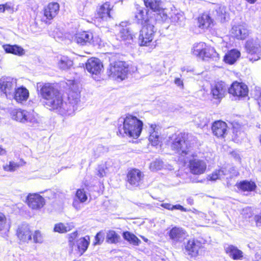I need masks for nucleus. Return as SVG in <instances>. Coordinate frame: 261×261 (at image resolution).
Wrapping results in <instances>:
<instances>
[{"mask_svg":"<svg viewBox=\"0 0 261 261\" xmlns=\"http://www.w3.org/2000/svg\"><path fill=\"white\" fill-rule=\"evenodd\" d=\"M212 129L215 136L218 138L224 137L226 133L227 125L223 121H216L213 123Z\"/></svg>","mask_w":261,"mask_h":261,"instance_id":"nucleus-22","label":"nucleus"},{"mask_svg":"<svg viewBox=\"0 0 261 261\" xmlns=\"http://www.w3.org/2000/svg\"><path fill=\"white\" fill-rule=\"evenodd\" d=\"M227 89L228 88L225 83L220 81L212 86L211 93L214 98L220 99L224 96Z\"/></svg>","mask_w":261,"mask_h":261,"instance_id":"nucleus-17","label":"nucleus"},{"mask_svg":"<svg viewBox=\"0 0 261 261\" xmlns=\"http://www.w3.org/2000/svg\"><path fill=\"white\" fill-rule=\"evenodd\" d=\"M175 83L177 86H179V78H176V79L175 80Z\"/></svg>","mask_w":261,"mask_h":261,"instance_id":"nucleus-60","label":"nucleus"},{"mask_svg":"<svg viewBox=\"0 0 261 261\" xmlns=\"http://www.w3.org/2000/svg\"><path fill=\"white\" fill-rule=\"evenodd\" d=\"M161 206L162 207H163L166 209L169 210H173L174 209L179 210V204L173 205L170 203H162L161 204Z\"/></svg>","mask_w":261,"mask_h":261,"instance_id":"nucleus-49","label":"nucleus"},{"mask_svg":"<svg viewBox=\"0 0 261 261\" xmlns=\"http://www.w3.org/2000/svg\"><path fill=\"white\" fill-rule=\"evenodd\" d=\"M163 167V162L160 159H156L150 165V169L152 171L161 170Z\"/></svg>","mask_w":261,"mask_h":261,"instance_id":"nucleus-44","label":"nucleus"},{"mask_svg":"<svg viewBox=\"0 0 261 261\" xmlns=\"http://www.w3.org/2000/svg\"><path fill=\"white\" fill-rule=\"evenodd\" d=\"M156 261H165V260L164 259L160 258Z\"/></svg>","mask_w":261,"mask_h":261,"instance_id":"nucleus-62","label":"nucleus"},{"mask_svg":"<svg viewBox=\"0 0 261 261\" xmlns=\"http://www.w3.org/2000/svg\"><path fill=\"white\" fill-rule=\"evenodd\" d=\"M93 36L88 32H82L76 33L74 37V41L81 45H86L91 43Z\"/></svg>","mask_w":261,"mask_h":261,"instance_id":"nucleus-19","label":"nucleus"},{"mask_svg":"<svg viewBox=\"0 0 261 261\" xmlns=\"http://www.w3.org/2000/svg\"><path fill=\"white\" fill-rule=\"evenodd\" d=\"M27 111L21 109L17 110L13 112V119L17 121L25 123V117H26Z\"/></svg>","mask_w":261,"mask_h":261,"instance_id":"nucleus-37","label":"nucleus"},{"mask_svg":"<svg viewBox=\"0 0 261 261\" xmlns=\"http://www.w3.org/2000/svg\"><path fill=\"white\" fill-rule=\"evenodd\" d=\"M6 154V151L5 149L0 146V155H3Z\"/></svg>","mask_w":261,"mask_h":261,"instance_id":"nucleus-57","label":"nucleus"},{"mask_svg":"<svg viewBox=\"0 0 261 261\" xmlns=\"http://www.w3.org/2000/svg\"><path fill=\"white\" fill-rule=\"evenodd\" d=\"M233 133L235 135L237 138H243L244 136V133L243 132H241L240 130H238L236 129L234 127L233 128Z\"/></svg>","mask_w":261,"mask_h":261,"instance_id":"nucleus-53","label":"nucleus"},{"mask_svg":"<svg viewBox=\"0 0 261 261\" xmlns=\"http://www.w3.org/2000/svg\"><path fill=\"white\" fill-rule=\"evenodd\" d=\"M167 144L173 151L175 152H178L179 147V135L175 134L170 136L168 140Z\"/></svg>","mask_w":261,"mask_h":261,"instance_id":"nucleus-27","label":"nucleus"},{"mask_svg":"<svg viewBox=\"0 0 261 261\" xmlns=\"http://www.w3.org/2000/svg\"><path fill=\"white\" fill-rule=\"evenodd\" d=\"M198 27L201 29H207L214 25V18L209 14L204 13L198 18Z\"/></svg>","mask_w":261,"mask_h":261,"instance_id":"nucleus-23","label":"nucleus"},{"mask_svg":"<svg viewBox=\"0 0 261 261\" xmlns=\"http://www.w3.org/2000/svg\"><path fill=\"white\" fill-rule=\"evenodd\" d=\"M158 13H156V14H154L155 19L156 21L159 22H163L166 21L168 18V16L166 13H165L164 10H159L158 11Z\"/></svg>","mask_w":261,"mask_h":261,"instance_id":"nucleus-41","label":"nucleus"},{"mask_svg":"<svg viewBox=\"0 0 261 261\" xmlns=\"http://www.w3.org/2000/svg\"><path fill=\"white\" fill-rule=\"evenodd\" d=\"M226 251L234 259H240L243 257V252L233 245L229 246Z\"/></svg>","mask_w":261,"mask_h":261,"instance_id":"nucleus-29","label":"nucleus"},{"mask_svg":"<svg viewBox=\"0 0 261 261\" xmlns=\"http://www.w3.org/2000/svg\"><path fill=\"white\" fill-rule=\"evenodd\" d=\"M3 47L7 53L18 56H21L24 54V49L17 45L5 44L3 46Z\"/></svg>","mask_w":261,"mask_h":261,"instance_id":"nucleus-28","label":"nucleus"},{"mask_svg":"<svg viewBox=\"0 0 261 261\" xmlns=\"http://www.w3.org/2000/svg\"><path fill=\"white\" fill-rule=\"evenodd\" d=\"M26 117H25V123H29L32 125L38 123L37 114L34 111L29 112L27 111Z\"/></svg>","mask_w":261,"mask_h":261,"instance_id":"nucleus-38","label":"nucleus"},{"mask_svg":"<svg viewBox=\"0 0 261 261\" xmlns=\"http://www.w3.org/2000/svg\"><path fill=\"white\" fill-rule=\"evenodd\" d=\"M228 92L240 99L248 95V89L247 86L244 83L235 82L228 88Z\"/></svg>","mask_w":261,"mask_h":261,"instance_id":"nucleus-11","label":"nucleus"},{"mask_svg":"<svg viewBox=\"0 0 261 261\" xmlns=\"http://www.w3.org/2000/svg\"><path fill=\"white\" fill-rule=\"evenodd\" d=\"M192 51L194 56L202 60H207L215 57L217 54L213 47L206 45L202 42L194 44Z\"/></svg>","mask_w":261,"mask_h":261,"instance_id":"nucleus-6","label":"nucleus"},{"mask_svg":"<svg viewBox=\"0 0 261 261\" xmlns=\"http://www.w3.org/2000/svg\"><path fill=\"white\" fill-rule=\"evenodd\" d=\"M254 220L257 226H261V210L257 212L254 216Z\"/></svg>","mask_w":261,"mask_h":261,"instance_id":"nucleus-50","label":"nucleus"},{"mask_svg":"<svg viewBox=\"0 0 261 261\" xmlns=\"http://www.w3.org/2000/svg\"><path fill=\"white\" fill-rule=\"evenodd\" d=\"M40 87V94L45 100V105L47 108L57 110L61 115L65 116L73 114L77 109V105L80 101L79 92H71L68 96V103L64 102L59 90L51 84L47 83L43 86L38 85V88Z\"/></svg>","mask_w":261,"mask_h":261,"instance_id":"nucleus-1","label":"nucleus"},{"mask_svg":"<svg viewBox=\"0 0 261 261\" xmlns=\"http://www.w3.org/2000/svg\"><path fill=\"white\" fill-rule=\"evenodd\" d=\"M75 197L81 203H84L88 199L86 192L84 189H77L76 192Z\"/></svg>","mask_w":261,"mask_h":261,"instance_id":"nucleus-40","label":"nucleus"},{"mask_svg":"<svg viewBox=\"0 0 261 261\" xmlns=\"http://www.w3.org/2000/svg\"><path fill=\"white\" fill-rule=\"evenodd\" d=\"M212 8L214 18L221 22H224L226 15L225 7L219 4H213Z\"/></svg>","mask_w":261,"mask_h":261,"instance_id":"nucleus-20","label":"nucleus"},{"mask_svg":"<svg viewBox=\"0 0 261 261\" xmlns=\"http://www.w3.org/2000/svg\"><path fill=\"white\" fill-rule=\"evenodd\" d=\"M169 236L173 242H178L179 240V229L177 227L173 228L170 231Z\"/></svg>","mask_w":261,"mask_h":261,"instance_id":"nucleus-43","label":"nucleus"},{"mask_svg":"<svg viewBox=\"0 0 261 261\" xmlns=\"http://www.w3.org/2000/svg\"><path fill=\"white\" fill-rule=\"evenodd\" d=\"M231 33L236 39L244 40L247 38L250 32L247 24L243 23L233 26Z\"/></svg>","mask_w":261,"mask_h":261,"instance_id":"nucleus-14","label":"nucleus"},{"mask_svg":"<svg viewBox=\"0 0 261 261\" xmlns=\"http://www.w3.org/2000/svg\"><path fill=\"white\" fill-rule=\"evenodd\" d=\"M87 238V239L86 238H81L76 241V246L81 255L85 252L89 246V237Z\"/></svg>","mask_w":261,"mask_h":261,"instance_id":"nucleus-34","label":"nucleus"},{"mask_svg":"<svg viewBox=\"0 0 261 261\" xmlns=\"http://www.w3.org/2000/svg\"><path fill=\"white\" fill-rule=\"evenodd\" d=\"M122 237L125 240L135 246H138L141 242V240H139L134 234L129 231L123 232L122 233Z\"/></svg>","mask_w":261,"mask_h":261,"instance_id":"nucleus-31","label":"nucleus"},{"mask_svg":"<svg viewBox=\"0 0 261 261\" xmlns=\"http://www.w3.org/2000/svg\"><path fill=\"white\" fill-rule=\"evenodd\" d=\"M192 138V137L191 135L185 133L180 138V151H181L180 156L182 155V154L189 155L186 159H184V162L185 163H188V166L192 174L194 175L202 174L205 172L207 165L204 160L195 158L192 156V154H190L189 149L193 144L191 142Z\"/></svg>","mask_w":261,"mask_h":261,"instance_id":"nucleus-2","label":"nucleus"},{"mask_svg":"<svg viewBox=\"0 0 261 261\" xmlns=\"http://www.w3.org/2000/svg\"><path fill=\"white\" fill-rule=\"evenodd\" d=\"M103 149H104L103 147L102 146H99L97 148V150L99 151H102Z\"/></svg>","mask_w":261,"mask_h":261,"instance_id":"nucleus-59","label":"nucleus"},{"mask_svg":"<svg viewBox=\"0 0 261 261\" xmlns=\"http://www.w3.org/2000/svg\"><path fill=\"white\" fill-rule=\"evenodd\" d=\"M143 174L137 169L130 170L127 174V182L134 187H137L141 184L143 178Z\"/></svg>","mask_w":261,"mask_h":261,"instance_id":"nucleus-12","label":"nucleus"},{"mask_svg":"<svg viewBox=\"0 0 261 261\" xmlns=\"http://www.w3.org/2000/svg\"><path fill=\"white\" fill-rule=\"evenodd\" d=\"M9 227V225L7 224L6 217L3 213L0 212V231L8 229Z\"/></svg>","mask_w":261,"mask_h":261,"instance_id":"nucleus-42","label":"nucleus"},{"mask_svg":"<svg viewBox=\"0 0 261 261\" xmlns=\"http://www.w3.org/2000/svg\"><path fill=\"white\" fill-rule=\"evenodd\" d=\"M16 234L20 244L29 243L32 240L33 232L28 224L22 223L19 225Z\"/></svg>","mask_w":261,"mask_h":261,"instance_id":"nucleus-10","label":"nucleus"},{"mask_svg":"<svg viewBox=\"0 0 261 261\" xmlns=\"http://www.w3.org/2000/svg\"><path fill=\"white\" fill-rule=\"evenodd\" d=\"M17 87V79L11 77H3L0 79V90L7 98H11Z\"/></svg>","mask_w":261,"mask_h":261,"instance_id":"nucleus-9","label":"nucleus"},{"mask_svg":"<svg viewBox=\"0 0 261 261\" xmlns=\"http://www.w3.org/2000/svg\"><path fill=\"white\" fill-rule=\"evenodd\" d=\"M73 65V61L66 56L62 57L58 63L59 68L63 70L69 69Z\"/></svg>","mask_w":261,"mask_h":261,"instance_id":"nucleus-35","label":"nucleus"},{"mask_svg":"<svg viewBox=\"0 0 261 261\" xmlns=\"http://www.w3.org/2000/svg\"><path fill=\"white\" fill-rule=\"evenodd\" d=\"M19 165L18 163L13 161H10L8 165L3 166V169L6 171L14 172L19 167Z\"/></svg>","mask_w":261,"mask_h":261,"instance_id":"nucleus-46","label":"nucleus"},{"mask_svg":"<svg viewBox=\"0 0 261 261\" xmlns=\"http://www.w3.org/2000/svg\"><path fill=\"white\" fill-rule=\"evenodd\" d=\"M126 22H121L119 25V32L118 37L123 40H130L133 38L129 28L126 26Z\"/></svg>","mask_w":261,"mask_h":261,"instance_id":"nucleus-25","label":"nucleus"},{"mask_svg":"<svg viewBox=\"0 0 261 261\" xmlns=\"http://www.w3.org/2000/svg\"><path fill=\"white\" fill-rule=\"evenodd\" d=\"M59 5L57 3H50L44 10V15L47 19H53L58 13Z\"/></svg>","mask_w":261,"mask_h":261,"instance_id":"nucleus-21","label":"nucleus"},{"mask_svg":"<svg viewBox=\"0 0 261 261\" xmlns=\"http://www.w3.org/2000/svg\"><path fill=\"white\" fill-rule=\"evenodd\" d=\"M144 4L147 8H149L156 12L160 10V2L156 0H144Z\"/></svg>","mask_w":261,"mask_h":261,"instance_id":"nucleus-39","label":"nucleus"},{"mask_svg":"<svg viewBox=\"0 0 261 261\" xmlns=\"http://www.w3.org/2000/svg\"><path fill=\"white\" fill-rule=\"evenodd\" d=\"M187 203L190 205H192L194 203L193 199L191 198H189L187 199Z\"/></svg>","mask_w":261,"mask_h":261,"instance_id":"nucleus-58","label":"nucleus"},{"mask_svg":"<svg viewBox=\"0 0 261 261\" xmlns=\"http://www.w3.org/2000/svg\"><path fill=\"white\" fill-rule=\"evenodd\" d=\"M180 87L182 86H183V84H182V83L180 82Z\"/></svg>","mask_w":261,"mask_h":261,"instance_id":"nucleus-63","label":"nucleus"},{"mask_svg":"<svg viewBox=\"0 0 261 261\" xmlns=\"http://www.w3.org/2000/svg\"><path fill=\"white\" fill-rule=\"evenodd\" d=\"M77 231H75L73 233H70L69 235V242L70 243V244H71V243L77 237Z\"/></svg>","mask_w":261,"mask_h":261,"instance_id":"nucleus-54","label":"nucleus"},{"mask_svg":"<svg viewBox=\"0 0 261 261\" xmlns=\"http://www.w3.org/2000/svg\"><path fill=\"white\" fill-rule=\"evenodd\" d=\"M245 48L247 53V58L250 61L258 60L261 56V44L253 39L248 40L245 44Z\"/></svg>","mask_w":261,"mask_h":261,"instance_id":"nucleus-7","label":"nucleus"},{"mask_svg":"<svg viewBox=\"0 0 261 261\" xmlns=\"http://www.w3.org/2000/svg\"><path fill=\"white\" fill-rule=\"evenodd\" d=\"M156 127L155 125H151V131L150 133V136L149 137V140L151 142L152 145L156 146L158 145L161 141V137L160 133L155 130V128Z\"/></svg>","mask_w":261,"mask_h":261,"instance_id":"nucleus-30","label":"nucleus"},{"mask_svg":"<svg viewBox=\"0 0 261 261\" xmlns=\"http://www.w3.org/2000/svg\"><path fill=\"white\" fill-rule=\"evenodd\" d=\"M258 100V105H259L260 107H261V92H260V95H259Z\"/></svg>","mask_w":261,"mask_h":261,"instance_id":"nucleus-61","label":"nucleus"},{"mask_svg":"<svg viewBox=\"0 0 261 261\" xmlns=\"http://www.w3.org/2000/svg\"><path fill=\"white\" fill-rule=\"evenodd\" d=\"M241 55L240 52L235 49L228 51L224 57V61L229 64H233L235 63Z\"/></svg>","mask_w":261,"mask_h":261,"instance_id":"nucleus-26","label":"nucleus"},{"mask_svg":"<svg viewBox=\"0 0 261 261\" xmlns=\"http://www.w3.org/2000/svg\"><path fill=\"white\" fill-rule=\"evenodd\" d=\"M29 96L28 90L24 87L21 86L16 87L11 98H14L17 102L22 103L27 101Z\"/></svg>","mask_w":261,"mask_h":261,"instance_id":"nucleus-18","label":"nucleus"},{"mask_svg":"<svg viewBox=\"0 0 261 261\" xmlns=\"http://www.w3.org/2000/svg\"><path fill=\"white\" fill-rule=\"evenodd\" d=\"M222 171L221 170H216L214 171L210 176V179L211 180H216L218 179L220 176V174Z\"/></svg>","mask_w":261,"mask_h":261,"instance_id":"nucleus-51","label":"nucleus"},{"mask_svg":"<svg viewBox=\"0 0 261 261\" xmlns=\"http://www.w3.org/2000/svg\"><path fill=\"white\" fill-rule=\"evenodd\" d=\"M74 227L72 223L64 224L59 223L55 225L54 231L59 233H65L71 230Z\"/></svg>","mask_w":261,"mask_h":261,"instance_id":"nucleus-32","label":"nucleus"},{"mask_svg":"<svg viewBox=\"0 0 261 261\" xmlns=\"http://www.w3.org/2000/svg\"><path fill=\"white\" fill-rule=\"evenodd\" d=\"M105 239V233L102 231H100L98 232L95 236V242L94 243L95 245L100 244Z\"/></svg>","mask_w":261,"mask_h":261,"instance_id":"nucleus-48","label":"nucleus"},{"mask_svg":"<svg viewBox=\"0 0 261 261\" xmlns=\"http://www.w3.org/2000/svg\"><path fill=\"white\" fill-rule=\"evenodd\" d=\"M112 8L108 2L105 3L101 5L97 11V17L103 20H107L108 18L111 17V11Z\"/></svg>","mask_w":261,"mask_h":261,"instance_id":"nucleus-24","label":"nucleus"},{"mask_svg":"<svg viewBox=\"0 0 261 261\" xmlns=\"http://www.w3.org/2000/svg\"><path fill=\"white\" fill-rule=\"evenodd\" d=\"M152 23H148L143 27L139 36V43L141 46H149L154 38L155 31Z\"/></svg>","mask_w":261,"mask_h":261,"instance_id":"nucleus-8","label":"nucleus"},{"mask_svg":"<svg viewBox=\"0 0 261 261\" xmlns=\"http://www.w3.org/2000/svg\"><path fill=\"white\" fill-rule=\"evenodd\" d=\"M189 235L187 231L180 228V240L183 238L185 248L184 253L190 258H195L201 255L204 251L205 240L188 239Z\"/></svg>","mask_w":261,"mask_h":261,"instance_id":"nucleus-4","label":"nucleus"},{"mask_svg":"<svg viewBox=\"0 0 261 261\" xmlns=\"http://www.w3.org/2000/svg\"><path fill=\"white\" fill-rule=\"evenodd\" d=\"M6 8V5H0V12H4Z\"/></svg>","mask_w":261,"mask_h":261,"instance_id":"nucleus-56","label":"nucleus"},{"mask_svg":"<svg viewBox=\"0 0 261 261\" xmlns=\"http://www.w3.org/2000/svg\"><path fill=\"white\" fill-rule=\"evenodd\" d=\"M120 239V237L115 231L112 230H109L107 233V242L111 244H116L118 243Z\"/></svg>","mask_w":261,"mask_h":261,"instance_id":"nucleus-36","label":"nucleus"},{"mask_svg":"<svg viewBox=\"0 0 261 261\" xmlns=\"http://www.w3.org/2000/svg\"><path fill=\"white\" fill-rule=\"evenodd\" d=\"M185 68L182 69V71H185Z\"/></svg>","mask_w":261,"mask_h":261,"instance_id":"nucleus-64","label":"nucleus"},{"mask_svg":"<svg viewBox=\"0 0 261 261\" xmlns=\"http://www.w3.org/2000/svg\"><path fill=\"white\" fill-rule=\"evenodd\" d=\"M180 211L188 212L189 213L187 220L189 221H191L192 218V215H193V212L191 210V209L187 210L184 207L180 205Z\"/></svg>","mask_w":261,"mask_h":261,"instance_id":"nucleus-52","label":"nucleus"},{"mask_svg":"<svg viewBox=\"0 0 261 261\" xmlns=\"http://www.w3.org/2000/svg\"><path fill=\"white\" fill-rule=\"evenodd\" d=\"M80 202L78 200H76V199H74L73 202V203H72V205L73 206V207L76 210H81V204H80Z\"/></svg>","mask_w":261,"mask_h":261,"instance_id":"nucleus-55","label":"nucleus"},{"mask_svg":"<svg viewBox=\"0 0 261 261\" xmlns=\"http://www.w3.org/2000/svg\"><path fill=\"white\" fill-rule=\"evenodd\" d=\"M28 206L33 210H39L45 204V200L38 194H29L27 198Z\"/></svg>","mask_w":261,"mask_h":261,"instance_id":"nucleus-13","label":"nucleus"},{"mask_svg":"<svg viewBox=\"0 0 261 261\" xmlns=\"http://www.w3.org/2000/svg\"><path fill=\"white\" fill-rule=\"evenodd\" d=\"M86 68L90 73L97 75L102 70L103 64L100 60L97 58H90L88 60L86 64Z\"/></svg>","mask_w":261,"mask_h":261,"instance_id":"nucleus-15","label":"nucleus"},{"mask_svg":"<svg viewBox=\"0 0 261 261\" xmlns=\"http://www.w3.org/2000/svg\"><path fill=\"white\" fill-rule=\"evenodd\" d=\"M32 240L34 243H42L43 241V237L39 230H35L33 232Z\"/></svg>","mask_w":261,"mask_h":261,"instance_id":"nucleus-45","label":"nucleus"},{"mask_svg":"<svg viewBox=\"0 0 261 261\" xmlns=\"http://www.w3.org/2000/svg\"><path fill=\"white\" fill-rule=\"evenodd\" d=\"M153 20L152 18H149L146 10H143L141 8H137L134 16V21L136 23L144 27L146 26L148 23H152Z\"/></svg>","mask_w":261,"mask_h":261,"instance_id":"nucleus-16","label":"nucleus"},{"mask_svg":"<svg viewBox=\"0 0 261 261\" xmlns=\"http://www.w3.org/2000/svg\"><path fill=\"white\" fill-rule=\"evenodd\" d=\"M117 127L118 134L137 138L142 132L143 122L136 117L128 115L125 118L121 117L118 120Z\"/></svg>","mask_w":261,"mask_h":261,"instance_id":"nucleus-3","label":"nucleus"},{"mask_svg":"<svg viewBox=\"0 0 261 261\" xmlns=\"http://www.w3.org/2000/svg\"><path fill=\"white\" fill-rule=\"evenodd\" d=\"M128 71L125 62L118 61L111 63L108 73L113 79L121 81L127 77Z\"/></svg>","mask_w":261,"mask_h":261,"instance_id":"nucleus-5","label":"nucleus"},{"mask_svg":"<svg viewBox=\"0 0 261 261\" xmlns=\"http://www.w3.org/2000/svg\"><path fill=\"white\" fill-rule=\"evenodd\" d=\"M238 187L244 191H252L255 190L256 186L253 181L243 180L238 184Z\"/></svg>","mask_w":261,"mask_h":261,"instance_id":"nucleus-33","label":"nucleus"},{"mask_svg":"<svg viewBox=\"0 0 261 261\" xmlns=\"http://www.w3.org/2000/svg\"><path fill=\"white\" fill-rule=\"evenodd\" d=\"M108 172V168L106 165H102L98 166V174L97 175L99 177H103L106 175Z\"/></svg>","mask_w":261,"mask_h":261,"instance_id":"nucleus-47","label":"nucleus"}]
</instances>
